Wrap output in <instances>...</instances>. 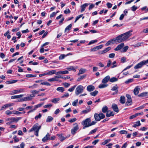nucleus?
<instances>
[{"label":"nucleus","mask_w":148,"mask_h":148,"mask_svg":"<svg viewBox=\"0 0 148 148\" xmlns=\"http://www.w3.org/2000/svg\"><path fill=\"white\" fill-rule=\"evenodd\" d=\"M91 122V120L89 118H87L82 122V124L84 126L83 129H85L86 128L90 126V123Z\"/></svg>","instance_id":"f257e3e1"},{"label":"nucleus","mask_w":148,"mask_h":148,"mask_svg":"<svg viewBox=\"0 0 148 148\" xmlns=\"http://www.w3.org/2000/svg\"><path fill=\"white\" fill-rule=\"evenodd\" d=\"M132 32V30H130L125 33L121 34L122 35L123 41L127 40L132 35L131 32Z\"/></svg>","instance_id":"f03ea898"},{"label":"nucleus","mask_w":148,"mask_h":148,"mask_svg":"<svg viewBox=\"0 0 148 148\" xmlns=\"http://www.w3.org/2000/svg\"><path fill=\"white\" fill-rule=\"evenodd\" d=\"M85 88L82 85H79L75 89V94L77 95H78L82 93Z\"/></svg>","instance_id":"7ed1b4c3"},{"label":"nucleus","mask_w":148,"mask_h":148,"mask_svg":"<svg viewBox=\"0 0 148 148\" xmlns=\"http://www.w3.org/2000/svg\"><path fill=\"white\" fill-rule=\"evenodd\" d=\"M148 63V59L146 60H143L136 64L134 67L135 69L141 68L143 65Z\"/></svg>","instance_id":"20e7f679"},{"label":"nucleus","mask_w":148,"mask_h":148,"mask_svg":"<svg viewBox=\"0 0 148 148\" xmlns=\"http://www.w3.org/2000/svg\"><path fill=\"white\" fill-rule=\"evenodd\" d=\"M22 119L21 117H12L10 118H8L6 119V121H10L12 123L13 122L17 123L20 120Z\"/></svg>","instance_id":"39448f33"},{"label":"nucleus","mask_w":148,"mask_h":148,"mask_svg":"<svg viewBox=\"0 0 148 148\" xmlns=\"http://www.w3.org/2000/svg\"><path fill=\"white\" fill-rule=\"evenodd\" d=\"M73 125L74 126V127L71 129V132L72 135H74L79 129V128L78 124L76 123H74Z\"/></svg>","instance_id":"423d86ee"},{"label":"nucleus","mask_w":148,"mask_h":148,"mask_svg":"<svg viewBox=\"0 0 148 148\" xmlns=\"http://www.w3.org/2000/svg\"><path fill=\"white\" fill-rule=\"evenodd\" d=\"M114 38L115 42L116 44L120 43L124 41L122 36V35H120Z\"/></svg>","instance_id":"0eeeda50"},{"label":"nucleus","mask_w":148,"mask_h":148,"mask_svg":"<svg viewBox=\"0 0 148 148\" xmlns=\"http://www.w3.org/2000/svg\"><path fill=\"white\" fill-rule=\"evenodd\" d=\"M119 87L117 84L114 86L111 89V90L115 92L113 93L112 95H114L115 94H117L118 92Z\"/></svg>","instance_id":"6e6552de"},{"label":"nucleus","mask_w":148,"mask_h":148,"mask_svg":"<svg viewBox=\"0 0 148 148\" xmlns=\"http://www.w3.org/2000/svg\"><path fill=\"white\" fill-rule=\"evenodd\" d=\"M14 105V103H9L8 104H7L5 105H4V106H2L1 107V110H2L4 109H5L8 108V107L12 106Z\"/></svg>","instance_id":"1a4fd4ad"},{"label":"nucleus","mask_w":148,"mask_h":148,"mask_svg":"<svg viewBox=\"0 0 148 148\" xmlns=\"http://www.w3.org/2000/svg\"><path fill=\"white\" fill-rule=\"evenodd\" d=\"M38 124L36 123L34 124L33 126V127L29 130V132H31L34 131L36 132L38 130Z\"/></svg>","instance_id":"9d476101"},{"label":"nucleus","mask_w":148,"mask_h":148,"mask_svg":"<svg viewBox=\"0 0 148 148\" xmlns=\"http://www.w3.org/2000/svg\"><path fill=\"white\" fill-rule=\"evenodd\" d=\"M50 135L49 133H48L46 136L42 139V141L44 143L47 142L48 140H49V137Z\"/></svg>","instance_id":"9b49d317"},{"label":"nucleus","mask_w":148,"mask_h":148,"mask_svg":"<svg viewBox=\"0 0 148 148\" xmlns=\"http://www.w3.org/2000/svg\"><path fill=\"white\" fill-rule=\"evenodd\" d=\"M124 46L123 43H122L119 45L117 47L114 49L115 51H118L121 49Z\"/></svg>","instance_id":"f8f14e48"},{"label":"nucleus","mask_w":148,"mask_h":148,"mask_svg":"<svg viewBox=\"0 0 148 148\" xmlns=\"http://www.w3.org/2000/svg\"><path fill=\"white\" fill-rule=\"evenodd\" d=\"M69 73V72L68 71H59L56 73V75H63L65 74H68Z\"/></svg>","instance_id":"ddd939ff"},{"label":"nucleus","mask_w":148,"mask_h":148,"mask_svg":"<svg viewBox=\"0 0 148 148\" xmlns=\"http://www.w3.org/2000/svg\"><path fill=\"white\" fill-rule=\"evenodd\" d=\"M89 4L88 3H85L81 5L80 7L81 8V12H82L84 11L85 9L88 6Z\"/></svg>","instance_id":"4468645a"},{"label":"nucleus","mask_w":148,"mask_h":148,"mask_svg":"<svg viewBox=\"0 0 148 148\" xmlns=\"http://www.w3.org/2000/svg\"><path fill=\"white\" fill-rule=\"evenodd\" d=\"M57 136L59 137L60 140L61 141H63L66 138V137L64 136L63 134H58Z\"/></svg>","instance_id":"2eb2a0df"},{"label":"nucleus","mask_w":148,"mask_h":148,"mask_svg":"<svg viewBox=\"0 0 148 148\" xmlns=\"http://www.w3.org/2000/svg\"><path fill=\"white\" fill-rule=\"evenodd\" d=\"M115 43L114 38H113L108 41L105 44L106 46H108L110 45Z\"/></svg>","instance_id":"dca6fc26"},{"label":"nucleus","mask_w":148,"mask_h":148,"mask_svg":"<svg viewBox=\"0 0 148 148\" xmlns=\"http://www.w3.org/2000/svg\"><path fill=\"white\" fill-rule=\"evenodd\" d=\"M110 78V76L109 75H108L106 76L103 79L102 82L103 84H106L109 81Z\"/></svg>","instance_id":"f3484780"},{"label":"nucleus","mask_w":148,"mask_h":148,"mask_svg":"<svg viewBox=\"0 0 148 148\" xmlns=\"http://www.w3.org/2000/svg\"><path fill=\"white\" fill-rule=\"evenodd\" d=\"M95 89L94 86L92 85L88 86L87 87V90L89 92H91L93 91Z\"/></svg>","instance_id":"a211bd4d"},{"label":"nucleus","mask_w":148,"mask_h":148,"mask_svg":"<svg viewBox=\"0 0 148 148\" xmlns=\"http://www.w3.org/2000/svg\"><path fill=\"white\" fill-rule=\"evenodd\" d=\"M24 91V90L23 89L21 88L19 90H14L12 91L13 94H15L17 93H18L20 92H23Z\"/></svg>","instance_id":"6ab92c4d"},{"label":"nucleus","mask_w":148,"mask_h":148,"mask_svg":"<svg viewBox=\"0 0 148 148\" xmlns=\"http://www.w3.org/2000/svg\"><path fill=\"white\" fill-rule=\"evenodd\" d=\"M138 96L141 97H148V92H142L138 95Z\"/></svg>","instance_id":"aec40b11"},{"label":"nucleus","mask_w":148,"mask_h":148,"mask_svg":"<svg viewBox=\"0 0 148 148\" xmlns=\"http://www.w3.org/2000/svg\"><path fill=\"white\" fill-rule=\"evenodd\" d=\"M140 88L139 86H137L134 90V93L135 95H137L139 93Z\"/></svg>","instance_id":"412c9836"},{"label":"nucleus","mask_w":148,"mask_h":148,"mask_svg":"<svg viewBox=\"0 0 148 148\" xmlns=\"http://www.w3.org/2000/svg\"><path fill=\"white\" fill-rule=\"evenodd\" d=\"M112 107L114 111L117 112H119V109L116 105V104H112Z\"/></svg>","instance_id":"4be33fe9"},{"label":"nucleus","mask_w":148,"mask_h":148,"mask_svg":"<svg viewBox=\"0 0 148 148\" xmlns=\"http://www.w3.org/2000/svg\"><path fill=\"white\" fill-rule=\"evenodd\" d=\"M111 49V47H107L105 48L104 50L101 51L99 53L100 54H103V53H105Z\"/></svg>","instance_id":"5701e85b"},{"label":"nucleus","mask_w":148,"mask_h":148,"mask_svg":"<svg viewBox=\"0 0 148 148\" xmlns=\"http://www.w3.org/2000/svg\"><path fill=\"white\" fill-rule=\"evenodd\" d=\"M114 113L112 111L110 112V111H108L106 114V116L108 117H110V116H112L114 115Z\"/></svg>","instance_id":"b1692460"},{"label":"nucleus","mask_w":148,"mask_h":148,"mask_svg":"<svg viewBox=\"0 0 148 148\" xmlns=\"http://www.w3.org/2000/svg\"><path fill=\"white\" fill-rule=\"evenodd\" d=\"M72 25L71 24H70L69 25L67 26L65 29L64 32H67L68 33L69 31L71 29L72 27Z\"/></svg>","instance_id":"393cba45"},{"label":"nucleus","mask_w":148,"mask_h":148,"mask_svg":"<svg viewBox=\"0 0 148 148\" xmlns=\"http://www.w3.org/2000/svg\"><path fill=\"white\" fill-rule=\"evenodd\" d=\"M94 117L96 121H99L100 120V118L99 114L95 113L94 114Z\"/></svg>","instance_id":"a878e982"},{"label":"nucleus","mask_w":148,"mask_h":148,"mask_svg":"<svg viewBox=\"0 0 148 148\" xmlns=\"http://www.w3.org/2000/svg\"><path fill=\"white\" fill-rule=\"evenodd\" d=\"M119 101L122 104L124 103L125 101V97L123 96H121Z\"/></svg>","instance_id":"bb28decb"},{"label":"nucleus","mask_w":148,"mask_h":148,"mask_svg":"<svg viewBox=\"0 0 148 148\" xmlns=\"http://www.w3.org/2000/svg\"><path fill=\"white\" fill-rule=\"evenodd\" d=\"M23 96V95H14L12 96L11 97V99H15L17 98H19L22 97Z\"/></svg>","instance_id":"cd10ccee"},{"label":"nucleus","mask_w":148,"mask_h":148,"mask_svg":"<svg viewBox=\"0 0 148 148\" xmlns=\"http://www.w3.org/2000/svg\"><path fill=\"white\" fill-rule=\"evenodd\" d=\"M132 102L131 99H127L125 104L127 106H130L132 104Z\"/></svg>","instance_id":"c85d7f7f"},{"label":"nucleus","mask_w":148,"mask_h":148,"mask_svg":"<svg viewBox=\"0 0 148 148\" xmlns=\"http://www.w3.org/2000/svg\"><path fill=\"white\" fill-rule=\"evenodd\" d=\"M66 69L69 71H74L75 72L76 71V69L74 68L73 66H70L68 67H67Z\"/></svg>","instance_id":"c756f323"},{"label":"nucleus","mask_w":148,"mask_h":148,"mask_svg":"<svg viewBox=\"0 0 148 148\" xmlns=\"http://www.w3.org/2000/svg\"><path fill=\"white\" fill-rule=\"evenodd\" d=\"M108 86V85L107 84H100L98 86L99 88H102L106 87Z\"/></svg>","instance_id":"7c9ffc66"},{"label":"nucleus","mask_w":148,"mask_h":148,"mask_svg":"<svg viewBox=\"0 0 148 148\" xmlns=\"http://www.w3.org/2000/svg\"><path fill=\"white\" fill-rule=\"evenodd\" d=\"M108 108L106 106H104L103 107V108H102V112L103 113H106L108 111Z\"/></svg>","instance_id":"2f4dec72"},{"label":"nucleus","mask_w":148,"mask_h":148,"mask_svg":"<svg viewBox=\"0 0 148 148\" xmlns=\"http://www.w3.org/2000/svg\"><path fill=\"white\" fill-rule=\"evenodd\" d=\"M141 125V124L140 123V121H137L135 123V124L132 127L136 128L137 126H140Z\"/></svg>","instance_id":"473e14b6"},{"label":"nucleus","mask_w":148,"mask_h":148,"mask_svg":"<svg viewBox=\"0 0 148 148\" xmlns=\"http://www.w3.org/2000/svg\"><path fill=\"white\" fill-rule=\"evenodd\" d=\"M91 109H90V107H89V108L85 110H82L81 112V113L83 114H86L90 112V111Z\"/></svg>","instance_id":"72a5a7b5"},{"label":"nucleus","mask_w":148,"mask_h":148,"mask_svg":"<svg viewBox=\"0 0 148 148\" xmlns=\"http://www.w3.org/2000/svg\"><path fill=\"white\" fill-rule=\"evenodd\" d=\"M38 130L34 132V134L36 136H38V132L40 129L41 128V125L39 126H38Z\"/></svg>","instance_id":"f704fd0d"},{"label":"nucleus","mask_w":148,"mask_h":148,"mask_svg":"<svg viewBox=\"0 0 148 148\" xmlns=\"http://www.w3.org/2000/svg\"><path fill=\"white\" fill-rule=\"evenodd\" d=\"M118 80V78L115 77H113L111 78H110L109 81L111 82H114L117 81Z\"/></svg>","instance_id":"c9c22d12"},{"label":"nucleus","mask_w":148,"mask_h":148,"mask_svg":"<svg viewBox=\"0 0 148 148\" xmlns=\"http://www.w3.org/2000/svg\"><path fill=\"white\" fill-rule=\"evenodd\" d=\"M53 118L50 116H48L46 119V122H50L53 120Z\"/></svg>","instance_id":"e433bc0d"},{"label":"nucleus","mask_w":148,"mask_h":148,"mask_svg":"<svg viewBox=\"0 0 148 148\" xmlns=\"http://www.w3.org/2000/svg\"><path fill=\"white\" fill-rule=\"evenodd\" d=\"M58 91H60L61 92H63L64 90V88L62 87H58L56 89Z\"/></svg>","instance_id":"4c0bfd02"},{"label":"nucleus","mask_w":148,"mask_h":148,"mask_svg":"<svg viewBox=\"0 0 148 148\" xmlns=\"http://www.w3.org/2000/svg\"><path fill=\"white\" fill-rule=\"evenodd\" d=\"M86 70L85 69H80L79 71V72L77 74L78 75H79L80 74H82L86 72Z\"/></svg>","instance_id":"58836bf2"},{"label":"nucleus","mask_w":148,"mask_h":148,"mask_svg":"<svg viewBox=\"0 0 148 148\" xmlns=\"http://www.w3.org/2000/svg\"><path fill=\"white\" fill-rule=\"evenodd\" d=\"M48 81L49 82H55L58 81V80L57 79V78L56 77V76H55L53 78L48 79Z\"/></svg>","instance_id":"ea45409f"},{"label":"nucleus","mask_w":148,"mask_h":148,"mask_svg":"<svg viewBox=\"0 0 148 148\" xmlns=\"http://www.w3.org/2000/svg\"><path fill=\"white\" fill-rule=\"evenodd\" d=\"M60 100V99L59 98H54L52 100H51V102L54 103H57V102L59 101Z\"/></svg>","instance_id":"a19ab883"},{"label":"nucleus","mask_w":148,"mask_h":148,"mask_svg":"<svg viewBox=\"0 0 148 148\" xmlns=\"http://www.w3.org/2000/svg\"><path fill=\"white\" fill-rule=\"evenodd\" d=\"M98 92L97 90H95L93 92H91L90 93V95L92 96H95L98 93Z\"/></svg>","instance_id":"79ce46f5"},{"label":"nucleus","mask_w":148,"mask_h":148,"mask_svg":"<svg viewBox=\"0 0 148 148\" xmlns=\"http://www.w3.org/2000/svg\"><path fill=\"white\" fill-rule=\"evenodd\" d=\"M56 70H52L50 71L47 72V73H48V74L50 75H52L54 74H56Z\"/></svg>","instance_id":"37998d69"},{"label":"nucleus","mask_w":148,"mask_h":148,"mask_svg":"<svg viewBox=\"0 0 148 148\" xmlns=\"http://www.w3.org/2000/svg\"><path fill=\"white\" fill-rule=\"evenodd\" d=\"M38 85L37 84H34L32 86H29V88L34 89L36 88L37 87Z\"/></svg>","instance_id":"c03bdc74"},{"label":"nucleus","mask_w":148,"mask_h":148,"mask_svg":"<svg viewBox=\"0 0 148 148\" xmlns=\"http://www.w3.org/2000/svg\"><path fill=\"white\" fill-rule=\"evenodd\" d=\"M43 103L42 104H39L35 106H34V110H36L37 108L40 107L43 104Z\"/></svg>","instance_id":"a18cd8bd"},{"label":"nucleus","mask_w":148,"mask_h":148,"mask_svg":"<svg viewBox=\"0 0 148 148\" xmlns=\"http://www.w3.org/2000/svg\"><path fill=\"white\" fill-rule=\"evenodd\" d=\"M40 84L41 85H47L48 86H51V84L49 83L46 82H41L40 83Z\"/></svg>","instance_id":"49530a36"},{"label":"nucleus","mask_w":148,"mask_h":148,"mask_svg":"<svg viewBox=\"0 0 148 148\" xmlns=\"http://www.w3.org/2000/svg\"><path fill=\"white\" fill-rule=\"evenodd\" d=\"M17 80H11V81H9L7 82H6V83L8 84H13L14 83H15L16 82H17Z\"/></svg>","instance_id":"de8ad7c7"},{"label":"nucleus","mask_w":148,"mask_h":148,"mask_svg":"<svg viewBox=\"0 0 148 148\" xmlns=\"http://www.w3.org/2000/svg\"><path fill=\"white\" fill-rule=\"evenodd\" d=\"M30 92L32 94H38L39 93V91H38L36 90H32L30 91Z\"/></svg>","instance_id":"09e8293b"},{"label":"nucleus","mask_w":148,"mask_h":148,"mask_svg":"<svg viewBox=\"0 0 148 148\" xmlns=\"http://www.w3.org/2000/svg\"><path fill=\"white\" fill-rule=\"evenodd\" d=\"M99 115L100 118V119H103L105 117V115L102 113H99Z\"/></svg>","instance_id":"8fccbe9b"},{"label":"nucleus","mask_w":148,"mask_h":148,"mask_svg":"<svg viewBox=\"0 0 148 148\" xmlns=\"http://www.w3.org/2000/svg\"><path fill=\"white\" fill-rule=\"evenodd\" d=\"M76 85H75L73 86L71 88H69L68 89V91L69 92H72L74 90L75 88L76 87Z\"/></svg>","instance_id":"3c124183"},{"label":"nucleus","mask_w":148,"mask_h":148,"mask_svg":"<svg viewBox=\"0 0 148 148\" xmlns=\"http://www.w3.org/2000/svg\"><path fill=\"white\" fill-rule=\"evenodd\" d=\"M86 75H83L81 76L80 77H79L77 79V81H79L82 79H83L84 78L86 77Z\"/></svg>","instance_id":"603ef678"},{"label":"nucleus","mask_w":148,"mask_h":148,"mask_svg":"<svg viewBox=\"0 0 148 148\" xmlns=\"http://www.w3.org/2000/svg\"><path fill=\"white\" fill-rule=\"evenodd\" d=\"M128 46H126L124 47L122 50V51L123 52H126L128 49Z\"/></svg>","instance_id":"864d4df0"},{"label":"nucleus","mask_w":148,"mask_h":148,"mask_svg":"<svg viewBox=\"0 0 148 148\" xmlns=\"http://www.w3.org/2000/svg\"><path fill=\"white\" fill-rule=\"evenodd\" d=\"M66 57V55L64 54H62L59 57V59L60 60H62L64 59Z\"/></svg>","instance_id":"5fc2aeb1"},{"label":"nucleus","mask_w":148,"mask_h":148,"mask_svg":"<svg viewBox=\"0 0 148 148\" xmlns=\"http://www.w3.org/2000/svg\"><path fill=\"white\" fill-rule=\"evenodd\" d=\"M82 16H83V14H80V15L77 16V17H76V19H75V20L74 21V22L76 23V21L78 19H79L80 18L82 17Z\"/></svg>","instance_id":"6e6d98bb"},{"label":"nucleus","mask_w":148,"mask_h":148,"mask_svg":"<svg viewBox=\"0 0 148 148\" xmlns=\"http://www.w3.org/2000/svg\"><path fill=\"white\" fill-rule=\"evenodd\" d=\"M97 40H92L90 41L89 43L88 44V45H90L94 44L96 42H97Z\"/></svg>","instance_id":"4d7b16f0"},{"label":"nucleus","mask_w":148,"mask_h":148,"mask_svg":"<svg viewBox=\"0 0 148 148\" xmlns=\"http://www.w3.org/2000/svg\"><path fill=\"white\" fill-rule=\"evenodd\" d=\"M76 120H77L76 118H74L73 119H72L69 120L68 121L71 123H73V122H74L75 121H76Z\"/></svg>","instance_id":"13d9d810"},{"label":"nucleus","mask_w":148,"mask_h":148,"mask_svg":"<svg viewBox=\"0 0 148 148\" xmlns=\"http://www.w3.org/2000/svg\"><path fill=\"white\" fill-rule=\"evenodd\" d=\"M13 113L16 114H22V112H20L17 111H12Z\"/></svg>","instance_id":"bf43d9fd"},{"label":"nucleus","mask_w":148,"mask_h":148,"mask_svg":"<svg viewBox=\"0 0 148 148\" xmlns=\"http://www.w3.org/2000/svg\"><path fill=\"white\" fill-rule=\"evenodd\" d=\"M12 113V111L11 112L9 110H7L5 112V114L8 115H9L10 114L13 113Z\"/></svg>","instance_id":"052dcab7"},{"label":"nucleus","mask_w":148,"mask_h":148,"mask_svg":"<svg viewBox=\"0 0 148 148\" xmlns=\"http://www.w3.org/2000/svg\"><path fill=\"white\" fill-rule=\"evenodd\" d=\"M131 9L132 11H135L138 9V7L134 5L132 7Z\"/></svg>","instance_id":"680f3d73"},{"label":"nucleus","mask_w":148,"mask_h":148,"mask_svg":"<svg viewBox=\"0 0 148 148\" xmlns=\"http://www.w3.org/2000/svg\"><path fill=\"white\" fill-rule=\"evenodd\" d=\"M42 116L41 114L40 113L37 116H36L35 118V119L36 120H38V119H40Z\"/></svg>","instance_id":"e2e57ef3"},{"label":"nucleus","mask_w":148,"mask_h":148,"mask_svg":"<svg viewBox=\"0 0 148 148\" xmlns=\"http://www.w3.org/2000/svg\"><path fill=\"white\" fill-rule=\"evenodd\" d=\"M63 85L66 88L69 86L70 85V84L66 82H65L63 83Z\"/></svg>","instance_id":"0e129e2a"},{"label":"nucleus","mask_w":148,"mask_h":148,"mask_svg":"<svg viewBox=\"0 0 148 148\" xmlns=\"http://www.w3.org/2000/svg\"><path fill=\"white\" fill-rule=\"evenodd\" d=\"M97 128H96V129H95L91 130L89 133V134H92L93 133L96 132L97 131Z\"/></svg>","instance_id":"69168bd1"},{"label":"nucleus","mask_w":148,"mask_h":148,"mask_svg":"<svg viewBox=\"0 0 148 148\" xmlns=\"http://www.w3.org/2000/svg\"><path fill=\"white\" fill-rule=\"evenodd\" d=\"M28 101V100L27 99V97H24L23 98H22L21 99L19 100L18 101L20 102V101Z\"/></svg>","instance_id":"338daca9"},{"label":"nucleus","mask_w":148,"mask_h":148,"mask_svg":"<svg viewBox=\"0 0 148 148\" xmlns=\"http://www.w3.org/2000/svg\"><path fill=\"white\" fill-rule=\"evenodd\" d=\"M64 12L65 14H67L70 13L71 11L69 9H67L64 11Z\"/></svg>","instance_id":"774afa93"}]
</instances>
